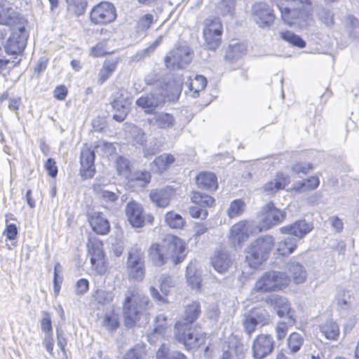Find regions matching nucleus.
<instances>
[{
  "label": "nucleus",
  "instance_id": "1",
  "mask_svg": "<svg viewBox=\"0 0 359 359\" xmlns=\"http://www.w3.org/2000/svg\"><path fill=\"white\" fill-rule=\"evenodd\" d=\"M201 313V303L198 301H192L184 306L182 318L175 323V339L182 344L188 351L204 346L208 339V333H195L193 327V324L198 320Z\"/></svg>",
  "mask_w": 359,
  "mask_h": 359
},
{
  "label": "nucleus",
  "instance_id": "2",
  "mask_svg": "<svg viewBox=\"0 0 359 359\" xmlns=\"http://www.w3.org/2000/svg\"><path fill=\"white\" fill-rule=\"evenodd\" d=\"M188 254V245L180 236L168 233L162 239V243H152L147 250L149 260L156 266H162L168 260L177 266L182 263Z\"/></svg>",
  "mask_w": 359,
  "mask_h": 359
},
{
  "label": "nucleus",
  "instance_id": "3",
  "mask_svg": "<svg viewBox=\"0 0 359 359\" xmlns=\"http://www.w3.org/2000/svg\"><path fill=\"white\" fill-rule=\"evenodd\" d=\"M152 306L149 297L137 290L127 294L122 304L124 325L128 328L136 326L142 318L149 319V310Z\"/></svg>",
  "mask_w": 359,
  "mask_h": 359
},
{
  "label": "nucleus",
  "instance_id": "4",
  "mask_svg": "<svg viewBox=\"0 0 359 359\" xmlns=\"http://www.w3.org/2000/svg\"><path fill=\"white\" fill-rule=\"evenodd\" d=\"M107 43V39H103L89 50V55L92 57H106L97 74V83L99 85H102L113 75L121 62L120 56L114 55V50H109Z\"/></svg>",
  "mask_w": 359,
  "mask_h": 359
},
{
  "label": "nucleus",
  "instance_id": "5",
  "mask_svg": "<svg viewBox=\"0 0 359 359\" xmlns=\"http://www.w3.org/2000/svg\"><path fill=\"white\" fill-rule=\"evenodd\" d=\"M275 246V238L264 235L255 239L246 250L245 261L250 267L257 268L269 257Z\"/></svg>",
  "mask_w": 359,
  "mask_h": 359
},
{
  "label": "nucleus",
  "instance_id": "6",
  "mask_svg": "<svg viewBox=\"0 0 359 359\" xmlns=\"http://www.w3.org/2000/svg\"><path fill=\"white\" fill-rule=\"evenodd\" d=\"M290 285L287 274L278 271L264 273L255 282L252 289L254 293H269L281 291Z\"/></svg>",
  "mask_w": 359,
  "mask_h": 359
},
{
  "label": "nucleus",
  "instance_id": "7",
  "mask_svg": "<svg viewBox=\"0 0 359 359\" xmlns=\"http://www.w3.org/2000/svg\"><path fill=\"white\" fill-rule=\"evenodd\" d=\"M86 247L92 271L98 276L107 273L108 263L102 241L97 238H88Z\"/></svg>",
  "mask_w": 359,
  "mask_h": 359
},
{
  "label": "nucleus",
  "instance_id": "8",
  "mask_svg": "<svg viewBox=\"0 0 359 359\" xmlns=\"http://www.w3.org/2000/svg\"><path fill=\"white\" fill-rule=\"evenodd\" d=\"M125 215L128 223L134 229H142L147 225L151 226L154 224V215L147 213L143 205L135 200H131L126 204Z\"/></svg>",
  "mask_w": 359,
  "mask_h": 359
},
{
  "label": "nucleus",
  "instance_id": "9",
  "mask_svg": "<svg viewBox=\"0 0 359 359\" xmlns=\"http://www.w3.org/2000/svg\"><path fill=\"white\" fill-rule=\"evenodd\" d=\"M126 267L128 278L134 282H142L146 275L144 254L142 250L135 246L128 254Z\"/></svg>",
  "mask_w": 359,
  "mask_h": 359
},
{
  "label": "nucleus",
  "instance_id": "10",
  "mask_svg": "<svg viewBox=\"0 0 359 359\" xmlns=\"http://www.w3.org/2000/svg\"><path fill=\"white\" fill-rule=\"evenodd\" d=\"M223 24L219 18L215 17L205 20L203 29L204 43L208 49L217 50L222 42Z\"/></svg>",
  "mask_w": 359,
  "mask_h": 359
},
{
  "label": "nucleus",
  "instance_id": "11",
  "mask_svg": "<svg viewBox=\"0 0 359 359\" xmlns=\"http://www.w3.org/2000/svg\"><path fill=\"white\" fill-rule=\"evenodd\" d=\"M286 217L285 212L277 208L273 202H269L259 213V225L257 227V233L268 230L283 222Z\"/></svg>",
  "mask_w": 359,
  "mask_h": 359
},
{
  "label": "nucleus",
  "instance_id": "12",
  "mask_svg": "<svg viewBox=\"0 0 359 359\" xmlns=\"http://www.w3.org/2000/svg\"><path fill=\"white\" fill-rule=\"evenodd\" d=\"M116 16V9L113 4L101 1L91 8L89 20L94 25L103 26L115 21Z\"/></svg>",
  "mask_w": 359,
  "mask_h": 359
},
{
  "label": "nucleus",
  "instance_id": "13",
  "mask_svg": "<svg viewBox=\"0 0 359 359\" xmlns=\"http://www.w3.org/2000/svg\"><path fill=\"white\" fill-rule=\"evenodd\" d=\"M95 152L94 149L88 144H84L80 154L79 175L83 180H91L96 174L95 164Z\"/></svg>",
  "mask_w": 359,
  "mask_h": 359
},
{
  "label": "nucleus",
  "instance_id": "14",
  "mask_svg": "<svg viewBox=\"0 0 359 359\" xmlns=\"http://www.w3.org/2000/svg\"><path fill=\"white\" fill-rule=\"evenodd\" d=\"M27 21L12 7V4L6 0L0 1V25H7L15 29L20 27L23 29Z\"/></svg>",
  "mask_w": 359,
  "mask_h": 359
},
{
  "label": "nucleus",
  "instance_id": "15",
  "mask_svg": "<svg viewBox=\"0 0 359 359\" xmlns=\"http://www.w3.org/2000/svg\"><path fill=\"white\" fill-rule=\"evenodd\" d=\"M275 341L269 334H259L255 337L252 344V355L254 359H263L273 353Z\"/></svg>",
  "mask_w": 359,
  "mask_h": 359
},
{
  "label": "nucleus",
  "instance_id": "16",
  "mask_svg": "<svg viewBox=\"0 0 359 359\" xmlns=\"http://www.w3.org/2000/svg\"><path fill=\"white\" fill-rule=\"evenodd\" d=\"M252 13L256 24L261 28L270 27L276 18L271 6L264 2H257L253 4Z\"/></svg>",
  "mask_w": 359,
  "mask_h": 359
},
{
  "label": "nucleus",
  "instance_id": "17",
  "mask_svg": "<svg viewBox=\"0 0 359 359\" xmlns=\"http://www.w3.org/2000/svg\"><path fill=\"white\" fill-rule=\"evenodd\" d=\"M13 29L5 46V50L8 55H20L23 53L27 44V34L25 25L23 26V29L20 27Z\"/></svg>",
  "mask_w": 359,
  "mask_h": 359
},
{
  "label": "nucleus",
  "instance_id": "18",
  "mask_svg": "<svg viewBox=\"0 0 359 359\" xmlns=\"http://www.w3.org/2000/svg\"><path fill=\"white\" fill-rule=\"evenodd\" d=\"M175 286L172 277L166 273L161 274L156 280V287L151 286L149 289L152 297L159 302L168 303L167 297L170 290Z\"/></svg>",
  "mask_w": 359,
  "mask_h": 359
},
{
  "label": "nucleus",
  "instance_id": "19",
  "mask_svg": "<svg viewBox=\"0 0 359 359\" xmlns=\"http://www.w3.org/2000/svg\"><path fill=\"white\" fill-rule=\"evenodd\" d=\"M87 221L92 231L97 236H107L111 230L109 220L101 211L88 213Z\"/></svg>",
  "mask_w": 359,
  "mask_h": 359
},
{
  "label": "nucleus",
  "instance_id": "20",
  "mask_svg": "<svg viewBox=\"0 0 359 359\" xmlns=\"http://www.w3.org/2000/svg\"><path fill=\"white\" fill-rule=\"evenodd\" d=\"M226 348L223 350L221 359H244L245 348L241 339L234 334H231L226 342Z\"/></svg>",
  "mask_w": 359,
  "mask_h": 359
},
{
  "label": "nucleus",
  "instance_id": "21",
  "mask_svg": "<svg viewBox=\"0 0 359 359\" xmlns=\"http://www.w3.org/2000/svg\"><path fill=\"white\" fill-rule=\"evenodd\" d=\"M176 195V189L172 186L151 189L149 192L151 201L158 208H165L170 205Z\"/></svg>",
  "mask_w": 359,
  "mask_h": 359
},
{
  "label": "nucleus",
  "instance_id": "22",
  "mask_svg": "<svg viewBox=\"0 0 359 359\" xmlns=\"http://www.w3.org/2000/svg\"><path fill=\"white\" fill-rule=\"evenodd\" d=\"M313 229V225L305 219H299L292 224L285 225L280 228V232L285 235H292L301 239Z\"/></svg>",
  "mask_w": 359,
  "mask_h": 359
},
{
  "label": "nucleus",
  "instance_id": "23",
  "mask_svg": "<svg viewBox=\"0 0 359 359\" xmlns=\"http://www.w3.org/2000/svg\"><path fill=\"white\" fill-rule=\"evenodd\" d=\"M195 183L198 189L215 192L219 187L217 175L210 171L199 172L195 177Z\"/></svg>",
  "mask_w": 359,
  "mask_h": 359
},
{
  "label": "nucleus",
  "instance_id": "24",
  "mask_svg": "<svg viewBox=\"0 0 359 359\" xmlns=\"http://www.w3.org/2000/svg\"><path fill=\"white\" fill-rule=\"evenodd\" d=\"M271 302L280 318L287 317L292 321V325L296 323V318L294 315V311L287 298L278 295L271 299Z\"/></svg>",
  "mask_w": 359,
  "mask_h": 359
},
{
  "label": "nucleus",
  "instance_id": "25",
  "mask_svg": "<svg viewBox=\"0 0 359 359\" xmlns=\"http://www.w3.org/2000/svg\"><path fill=\"white\" fill-rule=\"evenodd\" d=\"M290 183V178L287 175L283 172H278L273 179L264 185L263 189L268 194H274L285 189Z\"/></svg>",
  "mask_w": 359,
  "mask_h": 359
},
{
  "label": "nucleus",
  "instance_id": "26",
  "mask_svg": "<svg viewBox=\"0 0 359 359\" xmlns=\"http://www.w3.org/2000/svg\"><path fill=\"white\" fill-rule=\"evenodd\" d=\"M297 246L295 238H284L276 244L274 255L276 258L287 257L297 250Z\"/></svg>",
  "mask_w": 359,
  "mask_h": 359
},
{
  "label": "nucleus",
  "instance_id": "27",
  "mask_svg": "<svg viewBox=\"0 0 359 359\" xmlns=\"http://www.w3.org/2000/svg\"><path fill=\"white\" fill-rule=\"evenodd\" d=\"M251 233L249 231L248 221L241 220L231 226L229 237L231 240L240 244L246 241Z\"/></svg>",
  "mask_w": 359,
  "mask_h": 359
},
{
  "label": "nucleus",
  "instance_id": "28",
  "mask_svg": "<svg viewBox=\"0 0 359 359\" xmlns=\"http://www.w3.org/2000/svg\"><path fill=\"white\" fill-rule=\"evenodd\" d=\"M212 265L219 273H224L228 270L232 264L230 255L225 251L218 250L211 259Z\"/></svg>",
  "mask_w": 359,
  "mask_h": 359
},
{
  "label": "nucleus",
  "instance_id": "29",
  "mask_svg": "<svg viewBox=\"0 0 359 359\" xmlns=\"http://www.w3.org/2000/svg\"><path fill=\"white\" fill-rule=\"evenodd\" d=\"M290 283L292 282L295 285L304 283L307 277L306 271L304 266L299 263H292L288 267Z\"/></svg>",
  "mask_w": 359,
  "mask_h": 359
},
{
  "label": "nucleus",
  "instance_id": "30",
  "mask_svg": "<svg viewBox=\"0 0 359 359\" xmlns=\"http://www.w3.org/2000/svg\"><path fill=\"white\" fill-rule=\"evenodd\" d=\"M170 319L163 314L156 316L154 322L151 335L164 337L170 330Z\"/></svg>",
  "mask_w": 359,
  "mask_h": 359
},
{
  "label": "nucleus",
  "instance_id": "31",
  "mask_svg": "<svg viewBox=\"0 0 359 359\" xmlns=\"http://www.w3.org/2000/svg\"><path fill=\"white\" fill-rule=\"evenodd\" d=\"M135 103L148 114H153L158 107V99L151 93L142 95L137 99Z\"/></svg>",
  "mask_w": 359,
  "mask_h": 359
},
{
  "label": "nucleus",
  "instance_id": "32",
  "mask_svg": "<svg viewBox=\"0 0 359 359\" xmlns=\"http://www.w3.org/2000/svg\"><path fill=\"white\" fill-rule=\"evenodd\" d=\"M164 222L171 229L181 230L186 226L185 219L174 210L168 211L165 214Z\"/></svg>",
  "mask_w": 359,
  "mask_h": 359
},
{
  "label": "nucleus",
  "instance_id": "33",
  "mask_svg": "<svg viewBox=\"0 0 359 359\" xmlns=\"http://www.w3.org/2000/svg\"><path fill=\"white\" fill-rule=\"evenodd\" d=\"M154 123L159 129L169 130L175 126L176 121L175 116L172 114L160 112L155 114Z\"/></svg>",
  "mask_w": 359,
  "mask_h": 359
},
{
  "label": "nucleus",
  "instance_id": "34",
  "mask_svg": "<svg viewBox=\"0 0 359 359\" xmlns=\"http://www.w3.org/2000/svg\"><path fill=\"white\" fill-rule=\"evenodd\" d=\"M320 330L328 340L336 341L340 334V329L338 324L332 320H327L320 326Z\"/></svg>",
  "mask_w": 359,
  "mask_h": 359
},
{
  "label": "nucleus",
  "instance_id": "35",
  "mask_svg": "<svg viewBox=\"0 0 359 359\" xmlns=\"http://www.w3.org/2000/svg\"><path fill=\"white\" fill-rule=\"evenodd\" d=\"M151 173L149 170H142L135 171L128 179L131 185H138L140 187H147L151 181Z\"/></svg>",
  "mask_w": 359,
  "mask_h": 359
},
{
  "label": "nucleus",
  "instance_id": "36",
  "mask_svg": "<svg viewBox=\"0 0 359 359\" xmlns=\"http://www.w3.org/2000/svg\"><path fill=\"white\" fill-rule=\"evenodd\" d=\"M320 184V180L317 176H311L307 179L294 184L291 191L296 193L311 191L316 189Z\"/></svg>",
  "mask_w": 359,
  "mask_h": 359
},
{
  "label": "nucleus",
  "instance_id": "37",
  "mask_svg": "<svg viewBox=\"0 0 359 359\" xmlns=\"http://www.w3.org/2000/svg\"><path fill=\"white\" fill-rule=\"evenodd\" d=\"M304 344V338L297 332L289 334L286 340V346L289 354L293 355L299 352Z\"/></svg>",
  "mask_w": 359,
  "mask_h": 359
},
{
  "label": "nucleus",
  "instance_id": "38",
  "mask_svg": "<svg viewBox=\"0 0 359 359\" xmlns=\"http://www.w3.org/2000/svg\"><path fill=\"white\" fill-rule=\"evenodd\" d=\"M207 79L202 75H196L194 78H189L188 82V88L191 96L197 97L200 92L205 90L207 86Z\"/></svg>",
  "mask_w": 359,
  "mask_h": 359
},
{
  "label": "nucleus",
  "instance_id": "39",
  "mask_svg": "<svg viewBox=\"0 0 359 359\" xmlns=\"http://www.w3.org/2000/svg\"><path fill=\"white\" fill-rule=\"evenodd\" d=\"M191 202L201 208H212L215 205V199L205 193L198 191H193L191 194Z\"/></svg>",
  "mask_w": 359,
  "mask_h": 359
},
{
  "label": "nucleus",
  "instance_id": "40",
  "mask_svg": "<svg viewBox=\"0 0 359 359\" xmlns=\"http://www.w3.org/2000/svg\"><path fill=\"white\" fill-rule=\"evenodd\" d=\"M279 35L282 40L293 47L304 48L306 46V41L301 36L290 30H283Z\"/></svg>",
  "mask_w": 359,
  "mask_h": 359
},
{
  "label": "nucleus",
  "instance_id": "41",
  "mask_svg": "<svg viewBox=\"0 0 359 359\" xmlns=\"http://www.w3.org/2000/svg\"><path fill=\"white\" fill-rule=\"evenodd\" d=\"M175 161V158L174 155L163 154L156 157L153 161V164L156 166L157 171L162 173L166 171Z\"/></svg>",
  "mask_w": 359,
  "mask_h": 359
},
{
  "label": "nucleus",
  "instance_id": "42",
  "mask_svg": "<svg viewBox=\"0 0 359 359\" xmlns=\"http://www.w3.org/2000/svg\"><path fill=\"white\" fill-rule=\"evenodd\" d=\"M102 326L109 332L116 330L120 326L119 315L114 310L104 313Z\"/></svg>",
  "mask_w": 359,
  "mask_h": 359
},
{
  "label": "nucleus",
  "instance_id": "43",
  "mask_svg": "<svg viewBox=\"0 0 359 359\" xmlns=\"http://www.w3.org/2000/svg\"><path fill=\"white\" fill-rule=\"evenodd\" d=\"M156 359H189V358L180 351H175L169 353V349L166 344H163L156 353Z\"/></svg>",
  "mask_w": 359,
  "mask_h": 359
},
{
  "label": "nucleus",
  "instance_id": "44",
  "mask_svg": "<svg viewBox=\"0 0 359 359\" xmlns=\"http://www.w3.org/2000/svg\"><path fill=\"white\" fill-rule=\"evenodd\" d=\"M245 208L246 205L243 200L235 199L231 202L227 209V215L231 219L240 217L245 212Z\"/></svg>",
  "mask_w": 359,
  "mask_h": 359
},
{
  "label": "nucleus",
  "instance_id": "45",
  "mask_svg": "<svg viewBox=\"0 0 359 359\" xmlns=\"http://www.w3.org/2000/svg\"><path fill=\"white\" fill-rule=\"evenodd\" d=\"M146 355V345L137 344L126 351L123 359H144Z\"/></svg>",
  "mask_w": 359,
  "mask_h": 359
},
{
  "label": "nucleus",
  "instance_id": "46",
  "mask_svg": "<svg viewBox=\"0 0 359 359\" xmlns=\"http://www.w3.org/2000/svg\"><path fill=\"white\" fill-rule=\"evenodd\" d=\"M252 317L257 325L261 327L267 325L270 323L269 315L265 309H261L259 308H254L248 314Z\"/></svg>",
  "mask_w": 359,
  "mask_h": 359
},
{
  "label": "nucleus",
  "instance_id": "47",
  "mask_svg": "<svg viewBox=\"0 0 359 359\" xmlns=\"http://www.w3.org/2000/svg\"><path fill=\"white\" fill-rule=\"evenodd\" d=\"M66 1L68 9L77 16L85 13L88 5L86 0H66Z\"/></svg>",
  "mask_w": 359,
  "mask_h": 359
},
{
  "label": "nucleus",
  "instance_id": "48",
  "mask_svg": "<svg viewBox=\"0 0 359 359\" xmlns=\"http://www.w3.org/2000/svg\"><path fill=\"white\" fill-rule=\"evenodd\" d=\"M157 21V18L151 13H147L142 15L137 22V27L139 30L146 32Z\"/></svg>",
  "mask_w": 359,
  "mask_h": 359
},
{
  "label": "nucleus",
  "instance_id": "49",
  "mask_svg": "<svg viewBox=\"0 0 359 359\" xmlns=\"http://www.w3.org/2000/svg\"><path fill=\"white\" fill-rule=\"evenodd\" d=\"M95 300L97 304L104 305L111 302L114 299V294L111 291L97 290L94 294Z\"/></svg>",
  "mask_w": 359,
  "mask_h": 359
},
{
  "label": "nucleus",
  "instance_id": "50",
  "mask_svg": "<svg viewBox=\"0 0 359 359\" xmlns=\"http://www.w3.org/2000/svg\"><path fill=\"white\" fill-rule=\"evenodd\" d=\"M41 320V327L46 334H53L51 315L48 311H43Z\"/></svg>",
  "mask_w": 359,
  "mask_h": 359
},
{
  "label": "nucleus",
  "instance_id": "51",
  "mask_svg": "<svg viewBox=\"0 0 359 359\" xmlns=\"http://www.w3.org/2000/svg\"><path fill=\"white\" fill-rule=\"evenodd\" d=\"M187 282L192 290L200 291L202 288V278L196 273H189L187 276Z\"/></svg>",
  "mask_w": 359,
  "mask_h": 359
},
{
  "label": "nucleus",
  "instance_id": "52",
  "mask_svg": "<svg viewBox=\"0 0 359 359\" xmlns=\"http://www.w3.org/2000/svg\"><path fill=\"white\" fill-rule=\"evenodd\" d=\"M291 326L292 325H290L284 321H279L277 323L275 327V332L278 341H282L285 338Z\"/></svg>",
  "mask_w": 359,
  "mask_h": 359
},
{
  "label": "nucleus",
  "instance_id": "53",
  "mask_svg": "<svg viewBox=\"0 0 359 359\" xmlns=\"http://www.w3.org/2000/svg\"><path fill=\"white\" fill-rule=\"evenodd\" d=\"M257 323L255 322L252 317L250 316L248 314L245 316L243 320V326L244 331L249 336H251L252 333L255 332L257 327Z\"/></svg>",
  "mask_w": 359,
  "mask_h": 359
},
{
  "label": "nucleus",
  "instance_id": "54",
  "mask_svg": "<svg viewBox=\"0 0 359 359\" xmlns=\"http://www.w3.org/2000/svg\"><path fill=\"white\" fill-rule=\"evenodd\" d=\"M116 170L119 175H123L130 171V162L122 156H118L116 161Z\"/></svg>",
  "mask_w": 359,
  "mask_h": 359
},
{
  "label": "nucleus",
  "instance_id": "55",
  "mask_svg": "<svg viewBox=\"0 0 359 359\" xmlns=\"http://www.w3.org/2000/svg\"><path fill=\"white\" fill-rule=\"evenodd\" d=\"M179 58L177 53L170 52L169 55H166L164 57V63L167 69H175L177 68H182V67L179 62L176 63L175 61Z\"/></svg>",
  "mask_w": 359,
  "mask_h": 359
},
{
  "label": "nucleus",
  "instance_id": "56",
  "mask_svg": "<svg viewBox=\"0 0 359 359\" xmlns=\"http://www.w3.org/2000/svg\"><path fill=\"white\" fill-rule=\"evenodd\" d=\"M44 168L48 175L50 177L55 178L57 177L58 173V168L56 161L53 158H48L44 163Z\"/></svg>",
  "mask_w": 359,
  "mask_h": 359
},
{
  "label": "nucleus",
  "instance_id": "57",
  "mask_svg": "<svg viewBox=\"0 0 359 359\" xmlns=\"http://www.w3.org/2000/svg\"><path fill=\"white\" fill-rule=\"evenodd\" d=\"M189 213L194 219L201 218L205 219L208 216V210L201 207L191 206L189 208Z\"/></svg>",
  "mask_w": 359,
  "mask_h": 359
},
{
  "label": "nucleus",
  "instance_id": "58",
  "mask_svg": "<svg viewBox=\"0 0 359 359\" xmlns=\"http://www.w3.org/2000/svg\"><path fill=\"white\" fill-rule=\"evenodd\" d=\"M75 287L77 294H83L89 290V281L86 278H80L76 283Z\"/></svg>",
  "mask_w": 359,
  "mask_h": 359
},
{
  "label": "nucleus",
  "instance_id": "59",
  "mask_svg": "<svg viewBox=\"0 0 359 359\" xmlns=\"http://www.w3.org/2000/svg\"><path fill=\"white\" fill-rule=\"evenodd\" d=\"M43 345L45 347V348L46 349V351H48V353L50 355L53 356L54 355L53 348H54V345H55V341H54L53 334L45 335V337L43 340Z\"/></svg>",
  "mask_w": 359,
  "mask_h": 359
},
{
  "label": "nucleus",
  "instance_id": "60",
  "mask_svg": "<svg viewBox=\"0 0 359 359\" xmlns=\"http://www.w3.org/2000/svg\"><path fill=\"white\" fill-rule=\"evenodd\" d=\"M4 233L8 240L12 241L15 239L18 235V229L16 225L14 224L6 225Z\"/></svg>",
  "mask_w": 359,
  "mask_h": 359
},
{
  "label": "nucleus",
  "instance_id": "61",
  "mask_svg": "<svg viewBox=\"0 0 359 359\" xmlns=\"http://www.w3.org/2000/svg\"><path fill=\"white\" fill-rule=\"evenodd\" d=\"M68 94V89L65 85L57 86L54 90V97L57 100H64Z\"/></svg>",
  "mask_w": 359,
  "mask_h": 359
},
{
  "label": "nucleus",
  "instance_id": "62",
  "mask_svg": "<svg viewBox=\"0 0 359 359\" xmlns=\"http://www.w3.org/2000/svg\"><path fill=\"white\" fill-rule=\"evenodd\" d=\"M60 266V264L57 263L55 265L54 276H53V288L55 296H57L60 293L61 288L62 278L58 280L57 268Z\"/></svg>",
  "mask_w": 359,
  "mask_h": 359
},
{
  "label": "nucleus",
  "instance_id": "63",
  "mask_svg": "<svg viewBox=\"0 0 359 359\" xmlns=\"http://www.w3.org/2000/svg\"><path fill=\"white\" fill-rule=\"evenodd\" d=\"M100 197L107 203H113L118 199V196L114 192L109 191H102L100 193Z\"/></svg>",
  "mask_w": 359,
  "mask_h": 359
},
{
  "label": "nucleus",
  "instance_id": "64",
  "mask_svg": "<svg viewBox=\"0 0 359 359\" xmlns=\"http://www.w3.org/2000/svg\"><path fill=\"white\" fill-rule=\"evenodd\" d=\"M330 222L332 228H334L337 232L342 231L344 228V224L340 218H339L337 216H334L330 219Z\"/></svg>",
  "mask_w": 359,
  "mask_h": 359
}]
</instances>
